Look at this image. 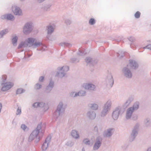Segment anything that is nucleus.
<instances>
[{
	"instance_id": "f257e3e1",
	"label": "nucleus",
	"mask_w": 151,
	"mask_h": 151,
	"mask_svg": "<svg viewBox=\"0 0 151 151\" xmlns=\"http://www.w3.org/2000/svg\"><path fill=\"white\" fill-rule=\"evenodd\" d=\"M41 123L38 124L36 128L32 131L29 137V142L32 141L35 138V143H37L40 141V138L38 134L41 128Z\"/></svg>"
},
{
	"instance_id": "f03ea898",
	"label": "nucleus",
	"mask_w": 151,
	"mask_h": 151,
	"mask_svg": "<svg viewBox=\"0 0 151 151\" xmlns=\"http://www.w3.org/2000/svg\"><path fill=\"white\" fill-rule=\"evenodd\" d=\"M34 27L32 22H29L25 24L23 28V32L25 35H28L33 31Z\"/></svg>"
},
{
	"instance_id": "7ed1b4c3",
	"label": "nucleus",
	"mask_w": 151,
	"mask_h": 151,
	"mask_svg": "<svg viewBox=\"0 0 151 151\" xmlns=\"http://www.w3.org/2000/svg\"><path fill=\"white\" fill-rule=\"evenodd\" d=\"M6 75H3L2 76V81L1 83L2 87L1 89V90L2 91H6L10 88H11L13 86V83L9 82H6Z\"/></svg>"
},
{
	"instance_id": "20e7f679",
	"label": "nucleus",
	"mask_w": 151,
	"mask_h": 151,
	"mask_svg": "<svg viewBox=\"0 0 151 151\" xmlns=\"http://www.w3.org/2000/svg\"><path fill=\"white\" fill-rule=\"evenodd\" d=\"M111 101L109 100L104 105L103 107V109L100 115L101 117L105 116L109 113V111L110 109L111 108Z\"/></svg>"
},
{
	"instance_id": "39448f33",
	"label": "nucleus",
	"mask_w": 151,
	"mask_h": 151,
	"mask_svg": "<svg viewBox=\"0 0 151 151\" xmlns=\"http://www.w3.org/2000/svg\"><path fill=\"white\" fill-rule=\"evenodd\" d=\"M139 128V125L138 123L136 124L134 127L132 132L129 136V141L132 142L134 141L137 136Z\"/></svg>"
},
{
	"instance_id": "423d86ee",
	"label": "nucleus",
	"mask_w": 151,
	"mask_h": 151,
	"mask_svg": "<svg viewBox=\"0 0 151 151\" xmlns=\"http://www.w3.org/2000/svg\"><path fill=\"white\" fill-rule=\"evenodd\" d=\"M63 102H60L57 106V109L53 114V116L55 118L57 119L60 116L61 111L63 112L64 111L65 109L63 108Z\"/></svg>"
},
{
	"instance_id": "0eeeda50",
	"label": "nucleus",
	"mask_w": 151,
	"mask_h": 151,
	"mask_svg": "<svg viewBox=\"0 0 151 151\" xmlns=\"http://www.w3.org/2000/svg\"><path fill=\"white\" fill-rule=\"evenodd\" d=\"M128 65H127V66ZM122 73L124 76L128 78H132V74L130 70L127 67L123 68L122 70Z\"/></svg>"
},
{
	"instance_id": "6e6552de",
	"label": "nucleus",
	"mask_w": 151,
	"mask_h": 151,
	"mask_svg": "<svg viewBox=\"0 0 151 151\" xmlns=\"http://www.w3.org/2000/svg\"><path fill=\"white\" fill-rule=\"evenodd\" d=\"M106 81L107 85L111 88L112 87L114 83V81L111 74L110 73L108 74Z\"/></svg>"
},
{
	"instance_id": "1a4fd4ad",
	"label": "nucleus",
	"mask_w": 151,
	"mask_h": 151,
	"mask_svg": "<svg viewBox=\"0 0 151 151\" xmlns=\"http://www.w3.org/2000/svg\"><path fill=\"white\" fill-rule=\"evenodd\" d=\"M55 86L54 81L52 79L50 80L49 84L47 85L45 90V92L48 93H50Z\"/></svg>"
},
{
	"instance_id": "9d476101",
	"label": "nucleus",
	"mask_w": 151,
	"mask_h": 151,
	"mask_svg": "<svg viewBox=\"0 0 151 151\" xmlns=\"http://www.w3.org/2000/svg\"><path fill=\"white\" fill-rule=\"evenodd\" d=\"M121 108L119 106L115 108L112 114V117L114 120H116L118 119L119 114L121 113Z\"/></svg>"
},
{
	"instance_id": "9b49d317",
	"label": "nucleus",
	"mask_w": 151,
	"mask_h": 151,
	"mask_svg": "<svg viewBox=\"0 0 151 151\" xmlns=\"http://www.w3.org/2000/svg\"><path fill=\"white\" fill-rule=\"evenodd\" d=\"M114 131V128H109L107 129L106 131L104 132L103 136L104 137H110L113 134Z\"/></svg>"
},
{
	"instance_id": "f8f14e48",
	"label": "nucleus",
	"mask_w": 151,
	"mask_h": 151,
	"mask_svg": "<svg viewBox=\"0 0 151 151\" xmlns=\"http://www.w3.org/2000/svg\"><path fill=\"white\" fill-rule=\"evenodd\" d=\"M51 137L50 136H48L42 146V151H45L48 147Z\"/></svg>"
},
{
	"instance_id": "ddd939ff",
	"label": "nucleus",
	"mask_w": 151,
	"mask_h": 151,
	"mask_svg": "<svg viewBox=\"0 0 151 151\" xmlns=\"http://www.w3.org/2000/svg\"><path fill=\"white\" fill-rule=\"evenodd\" d=\"M83 87L86 89L92 91H94L96 88L94 85L90 83H84Z\"/></svg>"
},
{
	"instance_id": "4468645a",
	"label": "nucleus",
	"mask_w": 151,
	"mask_h": 151,
	"mask_svg": "<svg viewBox=\"0 0 151 151\" xmlns=\"http://www.w3.org/2000/svg\"><path fill=\"white\" fill-rule=\"evenodd\" d=\"M1 18L2 19H7L11 21H13L14 20V16L11 14H8L1 16Z\"/></svg>"
},
{
	"instance_id": "2eb2a0df",
	"label": "nucleus",
	"mask_w": 151,
	"mask_h": 151,
	"mask_svg": "<svg viewBox=\"0 0 151 151\" xmlns=\"http://www.w3.org/2000/svg\"><path fill=\"white\" fill-rule=\"evenodd\" d=\"M87 116L89 119L93 120L96 117V112L92 110L88 111L87 112Z\"/></svg>"
},
{
	"instance_id": "dca6fc26",
	"label": "nucleus",
	"mask_w": 151,
	"mask_h": 151,
	"mask_svg": "<svg viewBox=\"0 0 151 151\" xmlns=\"http://www.w3.org/2000/svg\"><path fill=\"white\" fill-rule=\"evenodd\" d=\"M129 64L131 68L134 70L137 69L138 67V65L137 63L133 60H129Z\"/></svg>"
},
{
	"instance_id": "f3484780",
	"label": "nucleus",
	"mask_w": 151,
	"mask_h": 151,
	"mask_svg": "<svg viewBox=\"0 0 151 151\" xmlns=\"http://www.w3.org/2000/svg\"><path fill=\"white\" fill-rule=\"evenodd\" d=\"M35 39L32 37H29L27 39L26 41H25L27 46L30 47L33 46L35 41Z\"/></svg>"
},
{
	"instance_id": "a211bd4d",
	"label": "nucleus",
	"mask_w": 151,
	"mask_h": 151,
	"mask_svg": "<svg viewBox=\"0 0 151 151\" xmlns=\"http://www.w3.org/2000/svg\"><path fill=\"white\" fill-rule=\"evenodd\" d=\"M12 10L14 14L15 15H21L22 14V11L20 8L17 6H14L12 8Z\"/></svg>"
},
{
	"instance_id": "6ab92c4d",
	"label": "nucleus",
	"mask_w": 151,
	"mask_h": 151,
	"mask_svg": "<svg viewBox=\"0 0 151 151\" xmlns=\"http://www.w3.org/2000/svg\"><path fill=\"white\" fill-rule=\"evenodd\" d=\"M133 97L132 96H130L128 99L126 101L125 103L123 105V107L124 108H126L133 101Z\"/></svg>"
},
{
	"instance_id": "aec40b11",
	"label": "nucleus",
	"mask_w": 151,
	"mask_h": 151,
	"mask_svg": "<svg viewBox=\"0 0 151 151\" xmlns=\"http://www.w3.org/2000/svg\"><path fill=\"white\" fill-rule=\"evenodd\" d=\"M134 111L129 108L127 111L126 115V118L127 119H129L131 118L132 113Z\"/></svg>"
},
{
	"instance_id": "412c9836",
	"label": "nucleus",
	"mask_w": 151,
	"mask_h": 151,
	"mask_svg": "<svg viewBox=\"0 0 151 151\" xmlns=\"http://www.w3.org/2000/svg\"><path fill=\"white\" fill-rule=\"evenodd\" d=\"M139 102H136L134 103L132 107L129 108L133 111H136L139 108Z\"/></svg>"
},
{
	"instance_id": "4be33fe9",
	"label": "nucleus",
	"mask_w": 151,
	"mask_h": 151,
	"mask_svg": "<svg viewBox=\"0 0 151 151\" xmlns=\"http://www.w3.org/2000/svg\"><path fill=\"white\" fill-rule=\"evenodd\" d=\"M71 135L75 139H77L79 138V136L78 132L75 130H73L71 132Z\"/></svg>"
},
{
	"instance_id": "5701e85b",
	"label": "nucleus",
	"mask_w": 151,
	"mask_h": 151,
	"mask_svg": "<svg viewBox=\"0 0 151 151\" xmlns=\"http://www.w3.org/2000/svg\"><path fill=\"white\" fill-rule=\"evenodd\" d=\"M88 106L91 109L93 110H96L98 109V105L96 104H89Z\"/></svg>"
},
{
	"instance_id": "b1692460",
	"label": "nucleus",
	"mask_w": 151,
	"mask_h": 151,
	"mask_svg": "<svg viewBox=\"0 0 151 151\" xmlns=\"http://www.w3.org/2000/svg\"><path fill=\"white\" fill-rule=\"evenodd\" d=\"M58 70L59 71L63 70L66 73L69 70V67L68 66H63L61 67H58L57 68Z\"/></svg>"
},
{
	"instance_id": "393cba45",
	"label": "nucleus",
	"mask_w": 151,
	"mask_h": 151,
	"mask_svg": "<svg viewBox=\"0 0 151 151\" xmlns=\"http://www.w3.org/2000/svg\"><path fill=\"white\" fill-rule=\"evenodd\" d=\"M18 39V37L16 36H13L12 37V42L14 46H16L17 45V43Z\"/></svg>"
},
{
	"instance_id": "a878e982",
	"label": "nucleus",
	"mask_w": 151,
	"mask_h": 151,
	"mask_svg": "<svg viewBox=\"0 0 151 151\" xmlns=\"http://www.w3.org/2000/svg\"><path fill=\"white\" fill-rule=\"evenodd\" d=\"M47 34H51L54 31V29L53 27L51 25L48 26L47 27Z\"/></svg>"
},
{
	"instance_id": "bb28decb",
	"label": "nucleus",
	"mask_w": 151,
	"mask_h": 151,
	"mask_svg": "<svg viewBox=\"0 0 151 151\" xmlns=\"http://www.w3.org/2000/svg\"><path fill=\"white\" fill-rule=\"evenodd\" d=\"M86 95V92L85 91L81 90L78 92L76 93V96H84Z\"/></svg>"
},
{
	"instance_id": "cd10ccee",
	"label": "nucleus",
	"mask_w": 151,
	"mask_h": 151,
	"mask_svg": "<svg viewBox=\"0 0 151 151\" xmlns=\"http://www.w3.org/2000/svg\"><path fill=\"white\" fill-rule=\"evenodd\" d=\"M8 30L5 29L0 32V39L3 37V36L6 34L8 32Z\"/></svg>"
},
{
	"instance_id": "c85d7f7f",
	"label": "nucleus",
	"mask_w": 151,
	"mask_h": 151,
	"mask_svg": "<svg viewBox=\"0 0 151 151\" xmlns=\"http://www.w3.org/2000/svg\"><path fill=\"white\" fill-rule=\"evenodd\" d=\"M66 73L64 72H57L56 76L62 78L64 77Z\"/></svg>"
},
{
	"instance_id": "c756f323",
	"label": "nucleus",
	"mask_w": 151,
	"mask_h": 151,
	"mask_svg": "<svg viewBox=\"0 0 151 151\" xmlns=\"http://www.w3.org/2000/svg\"><path fill=\"white\" fill-rule=\"evenodd\" d=\"M85 50L84 49L82 50H79L78 52L77 53L78 55L80 56H83L85 55L86 54V52H85Z\"/></svg>"
},
{
	"instance_id": "7c9ffc66",
	"label": "nucleus",
	"mask_w": 151,
	"mask_h": 151,
	"mask_svg": "<svg viewBox=\"0 0 151 151\" xmlns=\"http://www.w3.org/2000/svg\"><path fill=\"white\" fill-rule=\"evenodd\" d=\"M101 145V144L95 142L93 146V150L96 151L98 150L99 148Z\"/></svg>"
},
{
	"instance_id": "2f4dec72",
	"label": "nucleus",
	"mask_w": 151,
	"mask_h": 151,
	"mask_svg": "<svg viewBox=\"0 0 151 151\" xmlns=\"http://www.w3.org/2000/svg\"><path fill=\"white\" fill-rule=\"evenodd\" d=\"M60 45L62 46H66L68 47H70L72 46V45L71 44L65 42H61L60 44Z\"/></svg>"
},
{
	"instance_id": "473e14b6",
	"label": "nucleus",
	"mask_w": 151,
	"mask_h": 151,
	"mask_svg": "<svg viewBox=\"0 0 151 151\" xmlns=\"http://www.w3.org/2000/svg\"><path fill=\"white\" fill-rule=\"evenodd\" d=\"M92 59L90 57H87L85 59V61L86 63L90 65H91Z\"/></svg>"
},
{
	"instance_id": "72a5a7b5",
	"label": "nucleus",
	"mask_w": 151,
	"mask_h": 151,
	"mask_svg": "<svg viewBox=\"0 0 151 151\" xmlns=\"http://www.w3.org/2000/svg\"><path fill=\"white\" fill-rule=\"evenodd\" d=\"M23 47H27L25 41H24V42H22L20 43L19 44L18 46V49H20L22 48Z\"/></svg>"
},
{
	"instance_id": "f704fd0d",
	"label": "nucleus",
	"mask_w": 151,
	"mask_h": 151,
	"mask_svg": "<svg viewBox=\"0 0 151 151\" xmlns=\"http://www.w3.org/2000/svg\"><path fill=\"white\" fill-rule=\"evenodd\" d=\"M25 90L21 88H18L16 91V94H21L25 92Z\"/></svg>"
},
{
	"instance_id": "c9c22d12",
	"label": "nucleus",
	"mask_w": 151,
	"mask_h": 151,
	"mask_svg": "<svg viewBox=\"0 0 151 151\" xmlns=\"http://www.w3.org/2000/svg\"><path fill=\"white\" fill-rule=\"evenodd\" d=\"M51 6L50 4H45L42 7L41 9L44 11H47L48 9H49Z\"/></svg>"
},
{
	"instance_id": "e433bc0d",
	"label": "nucleus",
	"mask_w": 151,
	"mask_h": 151,
	"mask_svg": "<svg viewBox=\"0 0 151 151\" xmlns=\"http://www.w3.org/2000/svg\"><path fill=\"white\" fill-rule=\"evenodd\" d=\"M42 45V43L40 42H37V41H35L33 44V47L34 48H36L39 46H41Z\"/></svg>"
},
{
	"instance_id": "4c0bfd02",
	"label": "nucleus",
	"mask_w": 151,
	"mask_h": 151,
	"mask_svg": "<svg viewBox=\"0 0 151 151\" xmlns=\"http://www.w3.org/2000/svg\"><path fill=\"white\" fill-rule=\"evenodd\" d=\"M102 141V138L100 136L97 137L96 138L95 140V142L99 143L101 144Z\"/></svg>"
},
{
	"instance_id": "58836bf2",
	"label": "nucleus",
	"mask_w": 151,
	"mask_h": 151,
	"mask_svg": "<svg viewBox=\"0 0 151 151\" xmlns=\"http://www.w3.org/2000/svg\"><path fill=\"white\" fill-rule=\"evenodd\" d=\"M79 59L76 58H72L70 59V62L73 63H77L79 62Z\"/></svg>"
},
{
	"instance_id": "ea45409f",
	"label": "nucleus",
	"mask_w": 151,
	"mask_h": 151,
	"mask_svg": "<svg viewBox=\"0 0 151 151\" xmlns=\"http://www.w3.org/2000/svg\"><path fill=\"white\" fill-rule=\"evenodd\" d=\"M83 142L86 145H90L91 143L90 140L87 138L84 139L83 140Z\"/></svg>"
},
{
	"instance_id": "a19ab883",
	"label": "nucleus",
	"mask_w": 151,
	"mask_h": 151,
	"mask_svg": "<svg viewBox=\"0 0 151 151\" xmlns=\"http://www.w3.org/2000/svg\"><path fill=\"white\" fill-rule=\"evenodd\" d=\"M74 144L73 142H72L71 141H69L68 142H67L66 143H65V145L69 147H72Z\"/></svg>"
},
{
	"instance_id": "79ce46f5",
	"label": "nucleus",
	"mask_w": 151,
	"mask_h": 151,
	"mask_svg": "<svg viewBox=\"0 0 151 151\" xmlns=\"http://www.w3.org/2000/svg\"><path fill=\"white\" fill-rule=\"evenodd\" d=\"M95 20L93 18H91L89 21V23L90 25H93L95 24Z\"/></svg>"
},
{
	"instance_id": "37998d69",
	"label": "nucleus",
	"mask_w": 151,
	"mask_h": 151,
	"mask_svg": "<svg viewBox=\"0 0 151 151\" xmlns=\"http://www.w3.org/2000/svg\"><path fill=\"white\" fill-rule=\"evenodd\" d=\"M42 86L39 83H37L35 85V88L36 90H38L41 88Z\"/></svg>"
},
{
	"instance_id": "c03bdc74",
	"label": "nucleus",
	"mask_w": 151,
	"mask_h": 151,
	"mask_svg": "<svg viewBox=\"0 0 151 151\" xmlns=\"http://www.w3.org/2000/svg\"><path fill=\"white\" fill-rule=\"evenodd\" d=\"M145 124L147 127L149 126L150 124V122L148 119H146L145 121Z\"/></svg>"
},
{
	"instance_id": "a18cd8bd",
	"label": "nucleus",
	"mask_w": 151,
	"mask_h": 151,
	"mask_svg": "<svg viewBox=\"0 0 151 151\" xmlns=\"http://www.w3.org/2000/svg\"><path fill=\"white\" fill-rule=\"evenodd\" d=\"M41 46L42 47V48H37V50H43L42 51H45V49L47 48V47L45 45H43L42 43V45H41Z\"/></svg>"
},
{
	"instance_id": "49530a36",
	"label": "nucleus",
	"mask_w": 151,
	"mask_h": 151,
	"mask_svg": "<svg viewBox=\"0 0 151 151\" xmlns=\"http://www.w3.org/2000/svg\"><path fill=\"white\" fill-rule=\"evenodd\" d=\"M140 13L139 12L137 11L134 14L135 17L136 18H139L140 17Z\"/></svg>"
},
{
	"instance_id": "de8ad7c7",
	"label": "nucleus",
	"mask_w": 151,
	"mask_h": 151,
	"mask_svg": "<svg viewBox=\"0 0 151 151\" xmlns=\"http://www.w3.org/2000/svg\"><path fill=\"white\" fill-rule=\"evenodd\" d=\"M76 93H75V92H72L70 93V95L71 97H75L77 96L76 95Z\"/></svg>"
},
{
	"instance_id": "09e8293b",
	"label": "nucleus",
	"mask_w": 151,
	"mask_h": 151,
	"mask_svg": "<svg viewBox=\"0 0 151 151\" xmlns=\"http://www.w3.org/2000/svg\"><path fill=\"white\" fill-rule=\"evenodd\" d=\"M128 39L132 42H133L135 40V38L132 37H130L127 38Z\"/></svg>"
},
{
	"instance_id": "8fccbe9b",
	"label": "nucleus",
	"mask_w": 151,
	"mask_h": 151,
	"mask_svg": "<svg viewBox=\"0 0 151 151\" xmlns=\"http://www.w3.org/2000/svg\"><path fill=\"white\" fill-rule=\"evenodd\" d=\"M98 61V60L97 59H94L93 60L92 59L91 65L93 66L97 63Z\"/></svg>"
},
{
	"instance_id": "3c124183",
	"label": "nucleus",
	"mask_w": 151,
	"mask_h": 151,
	"mask_svg": "<svg viewBox=\"0 0 151 151\" xmlns=\"http://www.w3.org/2000/svg\"><path fill=\"white\" fill-rule=\"evenodd\" d=\"M65 22L67 25H70L71 23V21L70 20L67 19L65 20Z\"/></svg>"
},
{
	"instance_id": "603ef678",
	"label": "nucleus",
	"mask_w": 151,
	"mask_h": 151,
	"mask_svg": "<svg viewBox=\"0 0 151 151\" xmlns=\"http://www.w3.org/2000/svg\"><path fill=\"white\" fill-rule=\"evenodd\" d=\"M137 116L136 114L133 115L131 118L132 119L134 120H136L137 119Z\"/></svg>"
},
{
	"instance_id": "864d4df0",
	"label": "nucleus",
	"mask_w": 151,
	"mask_h": 151,
	"mask_svg": "<svg viewBox=\"0 0 151 151\" xmlns=\"http://www.w3.org/2000/svg\"><path fill=\"white\" fill-rule=\"evenodd\" d=\"M39 102V107H44L45 103L43 102Z\"/></svg>"
},
{
	"instance_id": "5fc2aeb1",
	"label": "nucleus",
	"mask_w": 151,
	"mask_h": 151,
	"mask_svg": "<svg viewBox=\"0 0 151 151\" xmlns=\"http://www.w3.org/2000/svg\"><path fill=\"white\" fill-rule=\"evenodd\" d=\"M21 109H19V108L18 107L17 109V112L16 113V115H19L21 114Z\"/></svg>"
},
{
	"instance_id": "6e6d98bb",
	"label": "nucleus",
	"mask_w": 151,
	"mask_h": 151,
	"mask_svg": "<svg viewBox=\"0 0 151 151\" xmlns=\"http://www.w3.org/2000/svg\"><path fill=\"white\" fill-rule=\"evenodd\" d=\"M44 79V77L43 76H41L40 77L39 81L40 82H43Z\"/></svg>"
},
{
	"instance_id": "4d7b16f0",
	"label": "nucleus",
	"mask_w": 151,
	"mask_h": 151,
	"mask_svg": "<svg viewBox=\"0 0 151 151\" xmlns=\"http://www.w3.org/2000/svg\"><path fill=\"white\" fill-rule=\"evenodd\" d=\"M39 102L35 103L32 105V106L35 108H37L39 107Z\"/></svg>"
},
{
	"instance_id": "13d9d810",
	"label": "nucleus",
	"mask_w": 151,
	"mask_h": 151,
	"mask_svg": "<svg viewBox=\"0 0 151 151\" xmlns=\"http://www.w3.org/2000/svg\"><path fill=\"white\" fill-rule=\"evenodd\" d=\"M94 131L96 133L98 134V129L97 126H95L94 128Z\"/></svg>"
},
{
	"instance_id": "bf43d9fd",
	"label": "nucleus",
	"mask_w": 151,
	"mask_h": 151,
	"mask_svg": "<svg viewBox=\"0 0 151 151\" xmlns=\"http://www.w3.org/2000/svg\"><path fill=\"white\" fill-rule=\"evenodd\" d=\"M144 49L147 48L151 50V44H149L144 47Z\"/></svg>"
},
{
	"instance_id": "052dcab7",
	"label": "nucleus",
	"mask_w": 151,
	"mask_h": 151,
	"mask_svg": "<svg viewBox=\"0 0 151 151\" xmlns=\"http://www.w3.org/2000/svg\"><path fill=\"white\" fill-rule=\"evenodd\" d=\"M27 127L24 124H22L21 126V128L24 130L26 129Z\"/></svg>"
},
{
	"instance_id": "680f3d73",
	"label": "nucleus",
	"mask_w": 151,
	"mask_h": 151,
	"mask_svg": "<svg viewBox=\"0 0 151 151\" xmlns=\"http://www.w3.org/2000/svg\"><path fill=\"white\" fill-rule=\"evenodd\" d=\"M45 0H37V1L39 3H41Z\"/></svg>"
},
{
	"instance_id": "e2e57ef3",
	"label": "nucleus",
	"mask_w": 151,
	"mask_h": 151,
	"mask_svg": "<svg viewBox=\"0 0 151 151\" xmlns=\"http://www.w3.org/2000/svg\"><path fill=\"white\" fill-rule=\"evenodd\" d=\"M146 151H151V147L148 148Z\"/></svg>"
},
{
	"instance_id": "0e129e2a",
	"label": "nucleus",
	"mask_w": 151,
	"mask_h": 151,
	"mask_svg": "<svg viewBox=\"0 0 151 151\" xmlns=\"http://www.w3.org/2000/svg\"><path fill=\"white\" fill-rule=\"evenodd\" d=\"M124 56V55L123 54H122L120 57H119V58H122Z\"/></svg>"
},
{
	"instance_id": "69168bd1",
	"label": "nucleus",
	"mask_w": 151,
	"mask_h": 151,
	"mask_svg": "<svg viewBox=\"0 0 151 151\" xmlns=\"http://www.w3.org/2000/svg\"><path fill=\"white\" fill-rule=\"evenodd\" d=\"M82 151H85V150L84 147L82 149Z\"/></svg>"
},
{
	"instance_id": "338daca9",
	"label": "nucleus",
	"mask_w": 151,
	"mask_h": 151,
	"mask_svg": "<svg viewBox=\"0 0 151 151\" xmlns=\"http://www.w3.org/2000/svg\"><path fill=\"white\" fill-rule=\"evenodd\" d=\"M130 47H132V43H131V44H130Z\"/></svg>"
},
{
	"instance_id": "774afa93",
	"label": "nucleus",
	"mask_w": 151,
	"mask_h": 151,
	"mask_svg": "<svg viewBox=\"0 0 151 151\" xmlns=\"http://www.w3.org/2000/svg\"><path fill=\"white\" fill-rule=\"evenodd\" d=\"M118 55H117L118 57H119V55H120L119 54V53H118Z\"/></svg>"
}]
</instances>
